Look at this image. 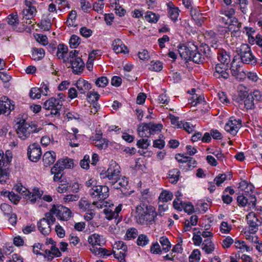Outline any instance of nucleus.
Masks as SVG:
<instances>
[{"label":"nucleus","instance_id":"34","mask_svg":"<svg viewBox=\"0 0 262 262\" xmlns=\"http://www.w3.org/2000/svg\"><path fill=\"white\" fill-rule=\"evenodd\" d=\"M196 161L191 157H188L184 165H181L180 168L185 171L190 170L196 166Z\"/></svg>","mask_w":262,"mask_h":262},{"label":"nucleus","instance_id":"63","mask_svg":"<svg viewBox=\"0 0 262 262\" xmlns=\"http://www.w3.org/2000/svg\"><path fill=\"white\" fill-rule=\"evenodd\" d=\"M0 208L4 212V214L10 215L11 212V207L8 204L3 203L0 206Z\"/></svg>","mask_w":262,"mask_h":262},{"label":"nucleus","instance_id":"26","mask_svg":"<svg viewBox=\"0 0 262 262\" xmlns=\"http://www.w3.org/2000/svg\"><path fill=\"white\" fill-rule=\"evenodd\" d=\"M192 47L195 49L192 50L189 60H192L194 62L198 64L203 63L205 59L204 56L197 51L196 47L195 46L192 45Z\"/></svg>","mask_w":262,"mask_h":262},{"label":"nucleus","instance_id":"23","mask_svg":"<svg viewBox=\"0 0 262 262\" xmlns=\"http://www.w3.org/2000/svg\"><path fill=\"white\" fill-rule=\"evenodd\" d=\"M112 46L113 50L117 54L121 53H125L128 52L127 47L122 43V41L119 39L115 40L113 42Z\"/></svg>","mask_w":262,"mask_h":262},{"label":"nucleus","instance_id":"27","mask_svg":"<svg viewBox=\"0 0 262 262\" xmlns=\"http://www.w3.org/2000/svg\"><path fill=\"white\" fill-rule=\"evenodd\" d=\"M139 136L140 137H149L151 135L149 123H143L138 128Z\"/></svg>","mask_w":262,"mask_h":262},{"label":"nucleus","instance_id":"52","mask_svg":"<svg viewBox=\"0 0 262 262\" xmlns=\"http://www.w3.org/2000/svg\"><path fill=\"white\" fill-rule=\"evenodd\" d=\"M69 144L72 147H77L79 143L77 141V136L75 134L71 133L69 135Z\"/></svg>","mask_w":262,"mask_h":262},{"label":"nucleus","instance_id":"14","mask_svg":"<svg viewBox=\"0 0 262 262\" xmlns=\"http://www.w3.org/2000/svg\"><path fill=\"white\" fill-rule=\"evenodd\" d=\"M122 206V204H119L113 210L111 208V206L110 205L109 208L104 209V213L105 215V218L108 220L113 219H117V218L119 217V213L121 211Z\"/></svg>","mask_w":262,"mask_h":262},{"label":"nucleus","instance_id":"18","mask_svg":"<svg viewBox=\"0 0 262 262\" xmlns=\"http://www.w3.org/2000/svg\"><path fill=\"white\" fill-rule=\"evenodd\" d=\"M249 94L247 88L243 84H239L237 86V95L234 97V100L238 103H241Z\"/></svg>","mask_w":262,"mask_h":262},{"label":"nucleus","instance_id":"28","mask_svg":"<svg viewBox=\"0 0 262 262\" xmlns=\"http://www.w3.org/2000/svg\"><path fill=\"white\" fill-rule=\"evenodd\" d=\"M201 248L206 254H211L215 249V245L210 238H207L202 243Z\"/></svg>","mask_w":262,"mask_h":262},{"label":"nucleus","instance_id":"60","mask_svg":"<svg viewBox=\"0 0 262 262\" xmlns=\"http://www.w3.org/2000/svg\"><path fill=\"white\" fill-rule=\"evenodd\" d=\"M35 37L37 41L42 45H46L48 43V38L46 35L38 34Z\"/></svg>","mask_w":262,"mask_h":262},{"label":"nucleus","instance_id":"41","mask_svg":"<svg viewBox=\"0 0 262 262\" xmlns=\"http://www.w3.org/2000/svg\"><path fill=\"white\" fill-rule=\"evenodd\" d=\"M162 68H163L162 63L159 60H157L156 61H151L150 62V67L149 68V69L150 71H155V72H159L162 70Z\"/></svg>","mask_w":262,"mask_h":262},{"label":"nucleus","instance_id":"62","mask_svg":"<svg viewBox=\"0 0 262 262\" xmlns=\"http://www.w3.org/2000/svg\"><path fill=\"white\" fill-rule=\"evenodd\" d=\"M80 33L82 36L88 38L92 35V31L85 27H83L80 29Z\"/></svg>","mask_w":262,"mask_h":262},{"label":"nucleus","instance_id":"57","mask_svg":"<svg viewBox=\"0 0 262 262\" xmlns=\"http://www.w3.org/2000/svg\"><path fill=\"white\" fill-rule=\"evenodd\" d=\"M151 134H154L157 132L160 131L162 128V125L161 124H154L153 123H149Z\"/></svg>","mask_w":262,"mask_h":262},{"label":"nucleus","instance_id":"61","mask_svg":"<svg viewBox=\"0 0 262 262\" xmlns=\"http://www.w3.org/2000/svg\"><path fill=\"white\" fill-rule=\"evenodd\" d=\"M69 187L71 188V191L74 193H77L79 191L80 185L77 181L71 182L68 183Z\"/></svg>","mask_w":262,"mask_h":262},{"label":"nucleus","instance_id":"11","mask_svg":"<svg viewBox=\"0 0 262 262\" xmlns=\"http://www.w3.org/2000/svg\"><path fill=\"white\" fill-rule=\"evenodd\" d=\"M241 126L242 120L239 119H236L234 117H232L226 123L225 129L231 135H235Z\"/></svg>","mask_w":262,"mask_h":262},{"label":"nucleus","instance_id":"1","mask_svg":"<svg viewBox=\"0 0 262 262\" xmlns=\"http://www.w3.org/2000/svg\"><path fill=\"white\" fill-rule=\"evenodd\" d=\"M157 213L155 208L151 205L142 204L137 206L135 216L136 223L139 224L152 225L156 221Z\"/></svg>","mask_w":262,"mask_h":262},{"label":"nucleus","instance_id":"53","mask_svg":"<svg viewBox=\"0 0 262 262\" xmlns=\"http://www.w3.org/2000/svg\"><path fill=\"white\" fill-rule=\"evenodd\" d=\"M137 145L139 148L147 149L150 145V141L147 139H142L137 141Z\"/></svg>","mask_w":262,"mask_h":262},{"label":"nucleus","instance_id":"16","mask_svg":"<svg viewBox=\"0 0 262 262\" xmlns=\"http://www.w3.org/2000/svg\"><path fill=\"white\" fill-rule=\"evenodd\" d=\"M77 88L80 94H85L87 91L91 89V84L83 79H78L74 84Z\"/></svg>","mask_w":262,"mask_h":262},{"label":"nucleus","instance_id":"55","mask_svg":"<svg viewBox=\"0 0 262 262\" xmlns=\"http://www.w3.org/2000/svg\"><path fill=\"white\" fill-rule=\"evenodd\" d=\"M54 213L51 211V209L50 211L47 212L45 214V217L42 218V219H45L48 223L51 224V225L53 224L56 221L55 217L53 216Z\"/></svg>","mask_w":262,"mask_h":262},{"label":"nucleus","instance_id":"40","mask_svg":"<svg viewBox=\"0 0 262 262\" xmlns=\"http://www.w3.org/2000/svg\"><path fill=\"white\" fill-rule=\"evenodd\" d=\"M100 95L95 91L93 90L87 94V100L89 102L97 103L96 102L99 100Z\"/></svg>","mask_w":262,"mask_h":262},{"label":"nucleus","instance_id":"15","mask_svg":"<svg viewBox=\"0 0 262 262\" xmlns=\"http://www.w3.org/2000/svg\"><path fill=\"white\" fill-rule=\"evenodd\" d=\"M230 70L232 76L234 77L237 80L241 81L246 78V74L242 70L239 65L235 66L232 65L230 68Z\"/></svg>","mask_w":262,"mask_h":262},{"label":"nucleus","instance_id":"38","mask_svg":"<svg viewBox=\"0 0 262 262\" xmlns=\"http://www.w3.org/2000/svg\"><path fill=\"white\" fill-rule=\"evenodd\" d=\"M145 18L147 21L150 23H156L159 19L160 15L151 11H147Z\"/></svg>","mask_w":262,"mask_h":262},{"label":"nucleus","instance_id":"51","mask_svg":"<svg viewBox=\"0 0 262 262\" xmlns=\"http://www.w3.org/2000/svg\"><path fill=\"white\" fill-rule=\"evenodd\" d=\"M113 253L115 258L118 259L121 262H126L125 257L126 255V251H120L117 252L113 250Z\"/></svg>","mask_w":262,"mask_h":262},{"label":"nucleus","instance_id":"5","mask_svg":"<svg viewBox=\"0 0 262 262\" xmlns=\"http://www.w3.org/2000/svg\"><path fill=\"white\" fill-rule=\"evenodd\" d=\"M237 52L242 62L253 64L256 62V59L252 54L250 47L247 43H243L237 48Z\"/></svg>","mask_w":262,"mask_h":262},{"label":"nucleus","instance_id":"22","mask_svg":"<svg viewBox=\"0 0 262 262\" xmlns=\"http://www.w3.org/2000/svg\"><path fill=\"white\" fill-rule=\"evenodd\" d=\"M51 224L45 219H41L37 223L38 228L43 235H48L51 232Z\"/></svg>","mask_w":262,"mask_h":262},{"label":"nucleus","instance_id":"13","mask_svg":"<svg viewBox=\"0 0 262 262\" xmlns=\"http://www.w3.org/2000/svg\"><path fill=\"white\" fill-rule=\"evenodd\" d=\"M229 66L226 64L217 63L214 67L213 76L218 79L223 78L227 79L229 77V74L227 72Z\"/></svg>","mask_w":262,"mask_h":262},{"label":"nucleus","instance_id":"35","mask_svg":"<svg viewBox=\"0 0 262 262\" xmlns=\"http://www.w3.org/2000/svg\"><path fill=\"white\" fill-rule=\"evenodd\" d=\"M45 55V51L42 48H34L32 49V59L34 60H39L41 59Z\"/></svg>","mask_w":262,"mask_h":262},{"label":"nucleus","instance_id":"33","mask_svg":"<svg viewBox=\"0 0 262 262\" xmlns=\"http://www.w3.org/2000/svg\"><path fill=\"white\" fill-rule=\"evenodd\" d=\"M173 198V194L171 192L164 190H163L159 196V203H164L171 201Z\"/></svg>","mask_w":262,"mask_h":262},{"label":"nucleus","instance_id":"54","mask_svg":"<svg viewBox=\"0 0 262 262\" xmlns=\"http://www.w3.org/2000/svg\"><path fill=\"white\" fill-rule=\"evenodd\" d=\"M231 230V226L229 225L227 222H222L220 226V231L222 233L227 234Z\"/></svg>","mask_w":262,"mask_h":262},{"label":"nucleus","instance_id":"20","mask_svg":"<svg viewBox=\"0 0 262 262\" xmlns=\"http://www.w3.org/2000/svg\"><path fill=\"white\" fill-rule=\"evenodd\" d=\"M68 48L67 46L63 44H59L57 47L56 51V55L59 59H62L64 63H67L69 57H67L68 55Z\"/></svg>","mask_w":262,"mask_h":262},{"label":"nucleus","instance_id":"24","mask_svg":"<svg viewBox=\"0 0 262 262\" xmlns=\"http://www.w3.org/2000/svg\"><path fill=\"white\" fill-rule=\"evenodd\" d=\"M192 50L193 49L191 47L184 45H181L178 48V51L181 57L185 60L190 59V56H191Z\"/></svg>","mask_w":262,"mask_h":262},{"label":"nucleus","instance_id":"37","mask_svg":"<svg viewBox=\"0 0 262 262\" xmlns=\"http://www.w3.org/2000/svg\"><path fill=\"white\" fill-rule=\"evenodd\" d=\"M60 167H62L63 170L66 168H71L74 165L73 160L71 159H62L58 160Z\"/></svg>","mask_w":262,"mask_h":262},{"label":"nucleus","instance_id":"8","mask_svg":"<svg viewBox=\"0 0 262 262\" xmlns=\"http://www.w3.org/2000/svg\"><path fill=\"white\" fill-rule=\"evenodd\" d=\"M51 211L56 215L57 219L61 221H67L71 216L72 212L67 207L62 205H53Z\"/></svg>","mask_w":262,"mask_h":262},{"label":"nucleus","instance_id":"32","mask_svg":"<svg viewBox=\"0 0 262 262\" xmlns=\"http://www.w3.org/2000/svg\"><path fill=\"white\" fill-rule=\"evenodd\" d=\"M128 180L124 176H121L120 175L119 178L116 180V182L115 183H112L111 184L113 186V188L115 189H119L121 187H125L128 184Z\"/></svg>","mask_w":262,"mask_h":262},{"label":"nucleus","instance_id":"2","mask_svg":"<svg viewBox=\"0 0 262 262\" xmlns=\"http://www.w3.org/2000/svg\"><path fill=\"white\" fill-rule=\"evenodd\" d=\"M16 126L18 137L21 140H26L32 133L38 132L40 130L35 123H28L24 119L20 120Z\"/></svg>","mask_w":262,"mask_h":262},{"label":"nucleus","instance_id":"44","mask_svg":"<svg viewBox=\"0 0 262 262\" xmlns=\"http://www.w3.org/2000/svg\"><path fill=\"white\" fill-rule=\"evenodd\" d=\"M160 243L162 246L163 250L168 251L171 248V244L168 239L165 236H162L160 239Z\"/></svg>","mask_w":262,"mask_h":262},{"label":"nucleus","instance_id":"25","mask_svg":"<svg viewBox=\"0 0 262 262\" xmlns=\"http://www.w3.org/2000/svg\"><path fill=\"white\" fill-rule=\"evenodd\" d=\"M88 241L91 246L98 245V246L101 247L104 243V241L102 236L96 233L90 235L89 237Z\"/></svg>","mask_w":262,"mask_h":262},{"label":"nucleus","instance_id":"43","mask_svg":"<svg viewBox=\"0 0 262 262\" xmlns=\"http://www.w3.org/2000/svg\"><path fill=\"white\" fill-rule=\"evenodd\" d=\"M80 38L76 35H72L69 41L70 47L71 48H76L80 43Z\"/></svg>","mask_w":262,"mask_h":262},{"label":"nucleus","instance_id":"47","mask_svg":"<svg viewBox=\"0 0 262 262\" xmlns=\"http://www.w3.org/2000/svg\"><path fill=\"white\" fill-rule=\"evenodd\" d=\"M95 84L100 88L105 87L108 83V80L106 77L102 76L98 78L95 81Z\"/></svg>","mask_w":262,"mask_h":262},{"label":"nucleus","instance_id":"58","mask_svg":"<svg viewBox=\"0 0 262 262\" xmlns=\"http://www.w3.org/2000/svg\"><path fill=\"white\" fill-rule=\"evenodd\" d=\"M226 179L227 176L226 174H219L215 178L214 181L217 186H220Z\"/></svg>","mask_w":262,"mask_h":262},{"label":"nucleus","instance_id":"6","mask_svg":"<svg viewBox=\"0 0 262 262\" xmlns=\"http://www.w3.org/2000/svg\"><path fill=\"white\" fill-rule=\"evenodd\" d=\"M109 188L105 185L93 186L89 189V194L97 201H102L109 195Z\"/></svg>","mask_w":262,"mask_h":262},{"label":"nucleus","instance_id":"4","mask_svg":"<svg viewBox=\"0 0 262 262\" xmlns=\"http://www.w3.org/2000/svg\"><path fill=\"white\" fill-rule=\"evenodd\" d=\"M62 101L61 98L51 97L43 103V107L50 111V115L52 116L59 117L60 115V111L63 106Z\"/></svg>","mask_w":262,"mask_h":262},{"label":"nucleus","instance_id":"30","mask_svg":"<svg viewBox=\"0 0 262 262\" xmlns=\"http://www.w3.org/2000/svg\"><path fill=\"white\" fill-rule=\"evenodd\" d=\"M0 107L5 111V114H9L11 110L14 108V105L12 104L11 100L5 97L4 99L0 101Z\"/></svg>","mask_w":262,"mask_h":262},{"label":"nucleus","instance_id":"39","mask_svg":"<svg viewBox=\"0 0 262 262\" xmlns=\"http://www.w3.org/2000/svg\"><path fill=\"white\" fill-rule=\"evenodd\" d=\"M78 206L79 208L83 211H87L91 209V204L85 199H81L78 202Z\"/></svg>","mask_w":262,"mask_h":262},{"label":"nucleus","instance_id":"36","mask_svg":"<svg viewBox=\"0 0 262 262\" xmlns=\"http://www.w3.org/2000/svg\"><path fill=\"white\" fill-rule=\"evenodd\" d=\"M180 172L177 168H174L169 171V181L171 183H176L179 180Z\"/></svg>","mask_w":262,"mask_h":262},{"label":"nucleus","instance_id":"19","mask_svg":"<svg viewBox=\"0 0 262 262\" xmlns=\"http://www.w3.org/2000/svg\"><path fill=\"white\" fill-rule=\"evenodd\" d=\"M12 158V152L7 150L5 154L2 150H0V168L6 167L11 161Z\"/></svg>","mask_w":262,"mask_h":262},{"label":"nucleus","instance_id":"59","mask_svg":"<svg viewBox=\"0 0 262 262\" xmlns=\"http://www.w3.org/2000/svg\"><path fill=\"white\" fill-rule=\"evenodd\" d=\"M194 126L189 122L183 123L181 126H179V128H183L188 133H191L194 130Z\"/></svg>","mask_w":262,"mask_h":262},{"label":"nucleus","instance_id":"3","mask_svg":"<svg viewBox=\"0 0 262 262\" xmlns=\"http://www.w3.org/2000/svg\"><path fill=\"white\" fill-rule=\"evenodd\" d=\"M78 51H71L69 53V59L67 62L70 63L73 72L75 74H81L84 68V63L82 59L78 56Z\"/></svg>","mask_w":262,"mask_h":262},{"label":"nucleus","instance_id":"9","mask_svg":"<svg viewBox=\"0 0 262 262\" xmlns=\"http://www.w3.org/2000/svg\"><path fill=\"white\" fill-rule=\"evenodd\" d=\"M120 166L117 163L115 162L112 163L108 168L105 176H103V178H107L111 184L115 183L120 175Z\"/></svg>","mask_w":262,"mask_h":262},{"label":"nucleus","instance_id":"7","mask_svg":"<svg viewBox=\"0 0 262 262\" xmlns=\"http://www.w3.org/2000/svg\"><path fill=\"white\" fill-rule=\"evenodd\" d=\"M247 224L250 233L255 234L258 230V227L262 224V219H258L254 212H249L246 216Z\"/></svg>","mask_w":262,"mask_h":262},{"label":"nucleus","instance_id":"31","mask_svg":"<svg viewBox=\"0 0 262 262\" xmlns=\"http://www.w3.org/2000/svg\"><path fill=\"white\" fill-rule=\"evenodd\" d=\"M167 6L169 7L168 15L170 18L173 21L177 20V18L179 15V10L178 7H176L173 6L172 3L170 2L167 4Z\"/></svg>","mask_w":262,"mask_h":262},{"label":"nucleus","instance_id":"17","mask_svg":"<svg viewBox=\"0 0 262 262\" xmlns=\"http://www.w3.org/2000/svg\"><path fill=\"white\" fill-rule=\"evenodd\" d=\"M8 24L11 26L14 30L20 32L24 29V28H18V25L19 24L18 16L17 14H11L8 15L7 18Z\"/></svg>","mask_w":262,"mask_h":262},{"label":"nucleus","instance_id":"42","mask_svg":"<svg viewBox=\"0 0 262 262\" xmlns=\"http://www.w3.org/2000/svg\"><path fill=\"white\" fill-rule=\"evenodd\" d=\"M220 13L222 15L227 17L231 20L235 14V10L233 8H225L221 9Z\"/></svg>","mask_w":262,"mask_h":262},{"label":"nucleus","instance_id":"56","mask_svg":"<svg viewBox=\"0 0 262 262\" xmlns=\"http://www.w3.org/2000/svg\"><path fill=\"white\" fill-rule=\"evenodd\" d=\"M13 189H14L16 192H18L19 193L21 194L24 196H26V195L30 194L29 191L25 187H23L22 185H16L15 186Z\"/></svg>","mask_w":262,"mask_h":262},{"label":"nucleus","instance_id":"21","mask_svg":"<svg viewBox=\"0 0 262 262\" xmlns=\"http://www.w3.org/2000/svg\"><path fill=\"white\" fill-rule=\"evenodd\" d=\"M56 154L53 151H47L42 157V162L45 166L48 167L54 163L56 160Z\"/></svg>","mask_w":262,"mask_h":262},{"label":"nucleus","instance_id":"10","mask_svg":"<svg viewBox=\"0 0 262 262\" xmlns=\"http://www.w3.org/2000/svg\"><path fill=\"white\" fill-rule=\"evenodd\" d=\"M42 152L40 146L37 143L29 145L28 148V156L30 160L32 162H37L41 157Z\"/></svg>","mask_w":262,"mask_h":262},{"label":"nucleus","instance_id":"49","mask_svg":"<svg viewBox=\"0 0 262 262\" xmlns=\"http://www.w3.org/2000/svg\"><path fill=\"white\" fill-rule=\"evenodd\" d=\"M138 235V231L135 228H131L128 229L126 233V238L129 240L132 238H135Z\"/></svg>","mask_w":262,"mask_h":262},{"label":"nucleus","instance_id":"29","mask_svg":"<svg viewBox=\"0 0 262 262\" xmlns=\"http://www.w3.org/2000/svg\"><path fill=\"white\" fill-rule=\"evenodd\" d=\"M217 59L221 64L228 66L230 61V55L225 50H219L217 53Z\"/></svg>","mask_w":262,"mask_h":262},{"label":"nucleus","instance_id":"48","mask_svg":"<svg viewBox=\"0 0 262 262\" xmlns=\"http://www.w3.org/2000/svg\"><path fill=\"white\" fill-rule=\"evenodd\" d=\"M244 101V104L247 109H253L254 107V100L252 97L249 94L246 98L243 100Z\"/></svg>","mask_w":262,"mask_h":262},{"label":"nucleus","instance_id":"64","mask_svg":"<svg viewBox=\"0 0 262 262\" xmlns=\"http://www.w3.org/2000/svg\"><path fill=\"white\" fill-rule=\"evenodd\" d=\"M233 242V239L230 236H227L223 241L222 246L225 249L228 248Z\"/></svg>","mask_w":262,"mask_h":262},{"label":"nucleus","instance_id":"46","mask_svg":"<svg viewBox=\"0 0 262 262\" xmlns=\"http://www.w3.org/2000/svg\"><path fill=\"white\" fill-rule=\"evenodd\" d=\"M149 243V239L147 235L145 234H140L138 236L137 239V244L140 246H145Z\"/></svg>","mask_w":262,"mask_h":262},{"label":"nucleus","instance_id":"12","mask_svg":"<svg viewBox=\"0 0 262 262\" xmlns=\"http://www.w3.org/2000/svg\"><path fill=\"white\" fill-rule=\"evenodd\" d=\"M25 4L26 8L23 10V15L24 17H26V19L30 20L35 16L37 13L36 7L33 3L27 0L25 1ZM26 23L30 24L31 21L29 20V22L27 21Z\"/></svg>","mask_w":262,"mask_h":262},{"label":"nucleus","instance_id":"45","mask_svg":"<svg viewBox=\"0 0 262 262\" xmlns=\"http://www.w3.org/2000/svg\"><path fill=\"white\" fill-rule=\"evenodd\" d=\"M92 143L99 149L107 147V141L106 139L93 140Z\"/></svg>","mask_w":262,"mask_h":262},{"label":"nucleus","instance_id":"50","mask_svg":"<svg viewBox=\"0 0 262 262\" xmlns=\"http://www.w3.org/2000/svg\"><path fill=\"white\" fill-rule=\"evenodd\" d=\"M41 91L39 88H33L30 90V96L32 99H39L41 97Z\"/></svg>","mask_w":262,"mask_h":262}]
</instances>
